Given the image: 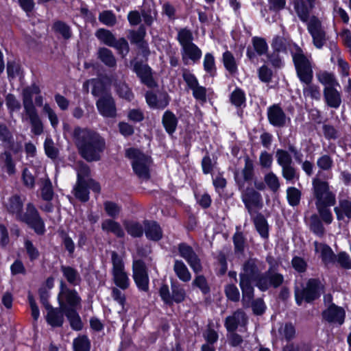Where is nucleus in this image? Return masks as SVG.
I'll use <instances>...</instances> for the list:
<instances>
[{"label": "nucleus", "instance_id": "obj_56", "mask_svg": "<svg viewBox=\"0 0 351 351\" xmlns=\"http://www.w3.org/2000/svg\"><path fill=\"white\" fill-rule=\"evenodd\" d=\"M310 227L311 230L317 236L322 237L324 233V226L316 215L311 216Z\"/></svg>", "mask_w": 351, "mask_h": 351}, {"label": "nucleus", "instance_id": "obj_54", "mask_svg": "<svg viewBox=\"0 0 351 351\" xmlns=\"http://www.w3.org/2000/svg\"><path fill=\"white\" fill-rule=\"evenodd\" d=\"M116 91L118 95L128 101L132 100L133 98V94L132 93L129 87L124 83L119 82L115 84Z\"/></svg>", "mask_w": 351, "mask_h": 351}, {"label": "nucleus", "instance_id": "obj_59", "mask_svg": "<svg viewBox=\"0 0 351 351\" xmlns=\"http://www.w3.org/2000/svg\"><path fill=\"white\" fill-rule=\"evenodd\" d=\"M99 21L106 25L112 26L116 23V17L110 11H104L99 16Z\"/></svg>", "mask_w": 351, "mask_h": 351}, {"label": "nucleus", "instance_id": "obj_13", "mask_svg": "<svg viewBox=\"0 0 351 351\" xmlns=\"http://www.w3.org/2000/svg\"><path fill=\"white\" fill-rule=\"evenodd\" d=\"M180 255L186 260L194 272L198 273L202 270L200 260L189 245L181 243L178 246Z\"/></svg>", "mask_w": 351, "mask_h": 351}, {"label": "nucleus", "instance_id": "obj_43", "mask_svg": "<svg viewBox=\"0 0 351 351\" xmlns=\"http://www.w3.org/2000/svg\"><path fill=\"white\" fill-rule=\"evenodd\" d=\"M254 224L261 236L263 238H267L268 224L266 219L263 216L258 215L254 219Z\"/></svg>", "mask_w": 351, "mask_h": 351}, {"label": "nucleus", "instance_id": "obj_26", "mask_svg": "<svg viewBox=\"0 0 351 351\" xmlns=\"http://www.w3.org/2000/svg\"><path fill=\"white\" fill-rule=\"evenodd\" d=\"M25 113L29 119L32 125V132L35 135L41 134L43 132V125L38 117L36 110H28L26 111Z\"/></svg>", "mask_w": 351, "mask_h": 351}, {"label": "nucleus", "instance_id": "obj_22", "mask_svg": "<svg viewBox=\"0 0 351 351\" xmlns=\"http://www.w3.org/2000/svg\"><path fill=\"white\" fill-rule=\"evenodd\" d=\"M246 320L245 313L241 311H237L226 318L225 325L228 331L233 332L238 326L245 325Z\"/></svg>", "mask_w": 351, "mask_h": 351}, {"label": "nucleus", "instance_id": "obj_61", "mask_svg": "<svg viewBox=\"0 0 351 351\" xmlns=\"http://www.w3.org/2000/svg\"><path fill=\"white\" fill-rule=\"evenodd\" d=\"M231 102L236 106H241L245 101V93L241 89H235L231 94Z\"/></svg>", "mask_w": 351, "mask_h": 351}, {"label": "nucleus", "instance_id": "obj_60", "mask_svg": "<svg viewBox=\"0 0 351 351\" xmlns=\"http://www.w3.org/2000/svg\"><path fill=\"white\" fill-rule=\"evenodd\" d=\"M89 171V168L86 164L81 162L77 163V182H80V183H81V182H86Z\"/></svg>", "mask_w": 351, "mask_h": 351}, {"label": "nucleus", "instance_id": "obj_49", "mask_svg": "<svg viewBox=\"0 0 351 351\" xmlns=\"http://www.w3.org/2000/svg\"><path fill=\"white\" fill-rule=\"evenodd\" d=\"M303 94L306 97H311L313 99H319L320 91L318 86L309 84H305L303 88Z\"/></svg>", "mask_w": 351, "mask_h": 351}, {"label": "nucleus", "instance_id": "obj_45", "mask_svg": "<svg viewBox=\"0 0 351 351\" xmlns=\"http://www.w3.org/2000/svg\"><path fill=\"white\" fill-rule=\"evenodd\" d=\"M75 195L82 202H86L88 199V191L86 188V182H77L74 189Z\"/></svg>", "mask_w": 351, "mask_h": 351}, {"label": "nucleus", "instance_id": "obj_2", "mask_svg": "<svg viewBox=\"0 0 351 351\" xmlns=\"http://www.w3.org/2000/svg\"><path fill=\"white\" fill-rule=\"evenodd\" d=\"M258 263L256 260H249L243 265V271L240 274V287L245 301L250 302L253 298L254 289L252 284L258 277L260 269Z\"/></svg>", "mask_w": 351, "mask_h": 351}, {"label": "nucleus", "instance_id": "obj_19", "mask_svg": "<svg viewBox=\"0 0 351 351\" xmlns=\"http://www.w3.org/2000/svg\"><path fill=\"white\" fill-rule=\"evenodd\" d=\"M134 71L136 75L140 77L141 82L149 87L154 86L151 69L147 64L140 62H135L134 64Z\"/></svg>", "mask_w": 351, "mask_h": 351}, {"label": "nucleus", "instance_id": "obj_42", "mask_svg": "<svg viewBox=\"0 0 351 351\" xmlns=\"http://www.w3.org/2000/svg\"><path fill=\"white\" fill-rule=\"evenodd\" d=\"M287 198L289 205L295 206L300 203L301 192L295 187H289L287 189Z\"/></svg>", "mask_w": 351, "mask_h": 351}, {"label": "nucleus", "instance_id": "obj_17", "mask_svg": "<svg viewBox=\"0 0 351 351\" xmlns=\"http://www.w3.org/2000/svg\"><path fill=\"white\" fill-rule=\"evenodd\" d=\"M315 0H293L295 10L301 21H307Z\"/></svg>", "mask_w": 351, "mask_h": 351}, {"label": "nucleus", "instance_id": "obj_39", "mask_svg": "<svg viewBox=\"0 0 351 351\" xmlns=\"http://www.w3.org/2000/svg\"><path fill=\"white\" fill-rule=\"evenodd\" d=\"M317 77L319 82L324 85L325 88L339 86V83L332 73L322 72L318 74Z\"/></svg>", "mask_w": 351, "mask_h": 351}, {"label": "nucleus", "instance_id": "obj_24", "mask_svg": "<svg viewBox=\"0 0 351 351\" xmlns=\"http://www.w3.org/2000/svg\"><path fill=\"white\" fill-rule=\"evenodd\" d=\"M145 234L147 239L152 241H158L162 237V230L155 221L145 222Z\"/></svg>", "mask_w": 351, "mask_h": 351}, {"label": "nucleus", "instance_id": "obj_16", "mask_svg": "<svg viewBox=\"0 0 351 351\" xmlns=\"http://www.w3.org/2000/svg\"><path fill=\"white\" fill-rule=\"evenodd\" d=\"M242 200L248 209L262 204L261 195L252 188L242 190Z\"/></svg>", "mask_w": 351, "mask_h": 351}, {"label": "nucleus", "instance_id": "obj_46", "mask_svg": "<svg viewBox=\"0 0 351 351\" xmlns=\"http://www.w3.org/2000/svg\"><path fill=\"white\" fill-rule=\"evenodd\" d=\"M223 62L226 69L230 73H234L237 66L233 55L228 51L223 54Z\"/></svg>", "mask_w": 351, "mask_h": 351}, {"label": "nucleus", "instance_id": "obj_12", "mask_svg": "<svg viewBox=\"0 0 351 351\" xmlns=\"http://www.w3.org/2000/svg\"><path fill=\"white\" fill-rule=\"evenodd\" d=\"M322 318L328 323L341 325L344 322L346 313L343 308L330 304L322 311Z\"/></svg>", "mask_w": 351, "mask_h": 351}, {"label": "nucleus", "instance_id": "obj_64", "mask_svg": "<svg viewBox=\"0 0 351 351\" xmlns=\"http://www.w3.org/2000/svg\"><path fill=\"white\" fill-rule=\"evenodd\" d=\"M5 104L10 112L19 111L21 108L20 102L12 94L6 96Z\"/></svg>", "mask_w": 351, "mask_h": 351}, {"label": "nucleus", "instance_id": "obj_32", "mask_svg": "<svg viewBox=\"0 0 351 351\" xmlns=\"http://www.w3.org/2000/svg\"><path fill=\"white\" fill-rule=\"evenodd\" d=\"M23 204V202L20 197L16 195L9 199L6 207L10 213L15 215L19 219L22 214Z\"/></svg>", "mask_w": 351, "mask_h": 351}, {"label": "nucleus", "instance_id": "obj_51", "mask_svg": "<svg viewBox=\"0 0 351 351\" xmlns=\"http://www.w3.org/2000/svg\"><path fill=\"white\" fill-rule=\"evenodd\" d=\"M185 291L180 286L173 284L171 285V303L175 302L179 303L185 298Z\"/></svg>", "mask_w": 351, "mask_h": 351}, {"label": "nucleus", "instance_id": "obj_5", "mask_svg": "<svg viewBox=\"0 0 351 351\" xmlns=\"http://www.w3.org/2000/svg\"><path fill=\"white\" fill-rule=\"evenodd\" d=\"M112 275L114 283L121 289H126L130 286V278L125 269V265L121 256L117 252L111 254Z\"/></svg>", "mask_w": 351, "mask_h": 351}, {"label": "nucleus", "instance_id": "obj_20", "mask_svg": "<svg viewBox=\"0 0 351 351\" xmlns=\"http://www.w3.org/2000/svg\"><path fill=\"white\" fill-rule=\"evenodd\" d=\"M182 58L183 61L187 64L190 60L193 62H197L202 57L201 49L194 43L182 47Z\"/></svg>", "mask_w": 351, "mask_h": 351}, {"label": "nucleus", "instance_id": "obj_55", "mask_svg": "<svg viewBox=\"0 0 351 351\" xmlns=\"http://www.w3.org/2000/svg\"><path fill=\"white\" fill-rule=\"evenodd\" d=\"M252 44L256 52L261 56L265 54L268 49V46L265 39L259 37L252 38Z\"/></svg>", "mask_w": 351, "mask_h": 351}, {"label": "nucleus", "instance_id": "obj_11", "mask_svg": "<svg viewBox=\"0 0 351 351\" xmlns=\"http://www.w3.org/2000/svg\"><path fill=\"white\" fill-rule=\"evenodd\" d=\"M307 29L312 36L314 45L317 49H321L326 42V34L322 29L320 21L312 17L308 23Z\"/></svg>", "mask_w": 351, "mask_h": 351}, {"label": "nucleus", "instance_id": "obj_31", "mask_svg": "<svg viewBox=\"0 0 351 351\" xmlns=\"http://www.w3.org/2000/svg\"><path fill=\"white\" fill-rule=\"evenodd\" d=\"M97 54L98 58L107 66L114 67L116 66V59L110 49L105 47L99 48Z\"/></svg>", "mask_w": 351, "mask_h": 351}, {"label": "nucleus", "instance_id": "obj_4", "mask_svg": "<svg viewBox=\"0 0 351 351\" xmlns=\"http://www.w3.org/2000/svg\"><path fill=\"white\" fill-rule=\"evenodd\" d=\"M313 192L316 199L315 205L333 206L336 202L335 195L330 191L327 182L318 178H315L312 181Z\"/></svg>", "mask_w": 351, "mask_h": 351}, {"label": "nucleus", "instance_id": "obj_63", "mask_svg": "<svg viewBox=\"0 0 351 351\" xmlns=\"http://www.w3.org/2000/svg\"><path fill=\"white\" fill-rule=\"evenodd\" d=\"M112 47L115 48L119 53L122 54L123 56H125L129 51L128 43L125 38L115 39L114 45Z\"/></svg>", "mask_w": 351, "mask_h": 351}, {"label": "nucleus", "instance_id": "obj_14", "mask_svg": "<svg viewBox=\"0 0 351 351\" xmlns=\"http://www.w3.org/2000/svg\"><path fill=\"white\" fill-rule=\"evenodd\" d=\"M97 108L104 117L114 118L117 115V109L114 99L110 95L101 96L96 102Z\"/></svg>", "mask_w": 351, "mask_h": 351}, {"label": "nucleus", "instance_id": "obj_44", "mask_svg": "<svg viewBox=\"0 0 351 351\" xmlns=\"http://www.w3.org/2000/svg\"><path fill=\"white\" fill-rule=\"evenodd\" d=\"M276 161L281 167L292 164V158L288 152L278 149L276 152Z\"/></svg>", "mask_w": 351, "mask_h": 351}, {"label": "nucleus", "instance_id": "obj_21", "mask_svg": "<svg viewBox=\"0 0 351 351\" xmlns=\"http://www.w3.org/2000/svg\"><path fill=\"white\" fill-rule=\"evenodd\" d=\"M325 101L330 108H338L341 104L340 93L335 87H328L324 89Z\"/></svg>", "mask_w": 351, "mask_h": 351}, {"label": "nucleus", "instance_id": "obj_9", "mask_svg": "<svg viewBox=\"0 0 351 351\" xmlns=\"http://www.w3.org/2000/svg\"><path fill=\"white\" fill-rule=\"evenodd\" d=\"M19 219L27 223L37 234H42L45 232V223L32 203L27 205L26 213L21 214Z\"/></svg>", "mask_w": 351, "mask_h": 351}, {"label": "nucleus", "instance_id": "obj_35", "mask_svg": "<svg viewBox=\"0 0 351 351\" xmlns=\"http://www.w3.org/2000/svg\"><path fill=\"white\" fill-rule=\"evenodd\" d=\"M295 333L294 326L291 324H282L276 334L277 338L283 340H290L294 337Z\"/></svg>", "mask_w": 351, "mask_h": 351}, {"label": "nucleus", "instance_id": "obj_6", "mask_svg": "<svg viewBox=\"0 0 351 351\" xmlns=\"http://www.w3.org/2000/svg\"><path fill=\"white\" fill-rule=\"evenodd\" d=\"M297 74L304 84H309L313 79V70L309 60L300 49H297L292 54Z\"/></svg>", "mask_w": 351, "mask_h": 351}, {"label": "nucleus", "instance_id": "obj_28", "mask_svg": "<svg viewBox=\"0 0 351 351\" xmlns=\"http://www.w3.org/2000/svg\"><path fill=\"white\" fill-rule=\"evenodd\" d=\"M173 270L178 278L182 282H186L191 280V274L182 261H175Z\"/></svg>", "mask_w": 351, "mask_h": 351}, {"label": "nucleus", "instance_id": "obj_1", "mask_svg": "<svg viewBox=\"0 0 351 351\" xmlns=\"http://www.w3.org/2000/svg\"><path fill=\"white\" fill-rule=\"evenodd\" d=\"M73 138L82 157L88 162L97 161L101 158L106 143L97 132L86 128H76Z\"/></svg>", "mask_w": 351, "mask_h": 351}, {"label": "nucleus", "instance_id": "obj_37", "mask_svg": "<svg viewBox=\"0 0 351 351\" xmlns=\"http://www.w3.org/2000/svg\"><path fill=\"white\" fill-rule=\"evenodd\" d=\"M124 226L128 233L133 237H141L145 232V228L135 221L125 222Z\"/></svg>", "mask_w": 351, "mask_h": 351}, {"label": "nucleus", "instance_id": "obj_25", "mask_svg": "<svg viewBox=\"0 0 351 351\" xmlns=\"http://www.w3.org/2000/svg\"><path fill=\"white\" fill-rule=\"evenodd\" d=\"M145 98L147 104L152 108H164L169 104L167 96L165 94H161L157 97L149 92L146 94Z\"/></svg>", "mask_w": 351, "mask_h": 351}, {"label": "nucleus", "instance_id": "obj_53", "mask_svg": "<svg viewBox=\"0 0 351 351\" xmlns=\"http://www.w3.org/2000/svg\"><path fill=\"white\" fill-rule=\"evenodd\" d=\"M282 176L287 182L298 180L299 176L292 164L281 167Z\"/></svg>", "mask_w": 351, "mask_h": 351}, {"label": "nucleus", "instance_id": "obj_3", "mask_svg": "<svg viewBox=\"0 0 351 351\" xmlns=\"http://www.w3.org/2000/svg\"><path fill=\"white\" fill-rule=\"evenodd\" d=\"M125 154L131 160L135 174L141 180H148L150 176L151 158L135 148L127 149Z\"/></svg>", "mask_w": 351, "mask_h": 351}, {"label": "nucleus", "instance_id": "obj_30", "mask_svg": "<svg viewBox=\"0 0 351 351\" xmlns=\"http://www.w3.org/2000/svg\"><path fill=\"white\" fill-rule=\"evenodd\" d=\"M162 124L166 131L169 134H171L175 132L176 129L178 119L173 112L170 111H166L162 117Z\"/></svg>", "mask_w": 351, "mask_h": 351}, {"label": "nucleus", "instance_id": "obj_10", "mask_svg": "<svg viewBox=\"0 0 351 351\" xmlns=\"http://www.w3.org/2000/svg\"><path fill=\"white\" fill-rule=\"evenodd\" d=\"M133 278L138 287L142 291L149 289V277L145 263L141 261H134L132 265Z\"/></svg>", "mask_w": 351, "mask_h": 351}, {"label": "nucleus", "instance_id": "obj_48", "mask_svg": "<svg viewBox=\"0 0 351 351\" xmlns=\"http://www.w3.org/2000/svg\"><path fill=\"white\" fill-rule=\"evenodd\" d=\"M204 71L209 73L210 75H213L216 71L215 58L214 56L207 53L205 54L203 61Z\"/></svg>", "mask_w": 351, "mask_h": 351}, {"label": "nucleus", "instance_id": "obj_57", "mask_svg": "<svg viewBox=\"0 0 351 351\" xmlns=\"http://www.w3.org/2000/svg\"><path fill=\"white\" fill-rule=\"evenodd\" d=\"M328 205H317L316 206L318 213L322 219L328 224L331 223L333 217L330 210L328 208Z\"/></svg>", "mask_w": 351, "mask_h": 351}, {"label": "nucleus", "instance_id": "obj_34", "mask_svg": "<svg viewBox=\"0 0 351 351\" xmlns=\"http://www.w3.org/2000/svg\"><path fill=\"white\" fill-rule=\"evenodd\" d=\"M61 271L67 282L73 285H77L80 281V276L77 270L69 266L62 265Z\"/></svg>", "mask_w": 351, "mask_h": 351}, {"label": "nucleus", "instance_id": "obj_62", "mask_svg": "<svg viewBox=\"0 0 351 351\" xmlns=\"http://www.w3.org/2000/svg\"><path fill=\"white\" fill-rule=\"evenodd\" d=\"M53 28L56 32L60 34L64 38H69L71 37V32L70 27L65 23L58 21L54 23Z\"/></svg>", "mask_w": 351, "mask_h": 351}, {"label": "nucleus", "instance_id": "obj_38", "mask_svg": "<svg viewBox=\"0 0 351 351\" xmlns=\"http://www.w3.org/2000/svg\"><path fill=\"white\" fill-rule=\"evenodd\" d=\"M264 182L266 186L274 193L277 192L280 187L278 177L271 171L268 172L264 176Z\"/></svg>", "mask_w": 351, "mask_h": 351}, {"label": "nucleus", "instance_id": "obj_50", "mask_svg": "<svg viewBox=\"0 0 351 351\" xmlns=\"http://www.w3.org/2000/svg\"><path fill=\"white\" fill-rule=\"evenodd\" d=\"M41 195L44 200L51 201L53 197V191L52 184L49 178H45L43 182L41 189Z\"/></svg>", "mask_w": 351, "mask_h": 351}, {"label": "nucleus", "instance_id": "obj_36", "mask_svg": "<svg viewBox=\"0 0 351 351\" xmlns=\"http://www.w3.org/2000/svg\"><path fill=\"white\" fill-rule=\"evenodd\" d=\"M76 310L69 309L63 312L69 319L71 328L75 330H80L82 328V323Z\"/></svg>", "mask_w": 351, "mask_h": 351}, {"label": "nucleus", "instance_id": "obj_33", "mask_svg": "<svg viewBox=\"0 0 351 351\" xmlns=\"http://www.w3.org/2000/svg\"><path fill=\"white\" fill-rule=\"evenodd\" d=\"M314 245L316 253L319 254L324 263H327L332 261L334 254L330 247L318 242H315Z\"/></svg>", "mask_w": 351, "mask_h": 351}, {"label": "nucleus", "instance_id": "obj_7", "mask_svg": "<svg viewBox=\"0 0 351 351\" xmlns=\"http://www.w3.org/2000/svg\"><path fill=\"white\" fill-rule=\"evenodd\" d=\"M60 288L58 300L60 308L62 311L69 309H77L80 306L81 299L75 291L67 288L62 281L60 283Z\"/></svg>", "mask_w": 351, "mask_h": 351}, {"label": "nucleus", "instance_id": "obj_27", "mask_svg": "<svg viewBox=\"0 0 351 351\" xmlns=\"http://www.w3.org/2000/svg\"><path fill=\"white\" fill-rule=\"evenodd\" d=\"M338 220L343 219L344 217L351 218V198L339 202L338 206L334 208Z\"/></svg>", "mask_w": 351, "mask_h": 351}, {"label": "nucleus", "instance_id": "obj_23", "mask_svg": "<svg viewBox=\"0 0 351 351\" xmlns=\"http://www.w3.org/2000/svg\"><path fill=\"white\" fill-rule=\"evenodd\" d=\"M0 166L3 171L9 176L16 173V165L10 152H5L0 156Z\"/></svg>", "mask_w": 351, "mask_h": 351}, {"label": "nucleus", "instance_id": "obj_15", "mask_svg": "<svg viewBox=\"0 0 351 351\" xmlns=\"http://www.w3.org/2000/svg\"><path fill=\"white\" fill-rule=\"evenodd\" d=\"M269 123L277 127H282L287 121V117L282 109L278 105H273L267 110Z\"/></svg>", "mask_w": 351, "mask_h": 351}, {"label": "nucleus", "instance_id": "obj_18", "mask_svg": "<svg viewBox=\"0 0 351 351\" xmlns=\"http://www.w3.org/2000/svg\"><path fill=\"white\" fill-rule=\"evenodd\" d=\"M43 305L48 311L47 315V323L53 327H60L63 324L64 322V313L60 308H53L49 304H45L43 302Z\"/></svg>", "mask_w": 351, "mask_h": 351}, {"label": "nucleus", "instance_id": "obj_47", "mask_svg": "<svg viewBox=\"0 0 351 351\" xmlns=\"http://www.w3.org/2000/svg\"><path fill=\"white\" fill-rule=\"evenodd\" d=\"M74 351H89L90 341L85 336L79 337L73 340Z\"/></svg>", "mask_w": 351, "mask_h": 351}, {"label": "nucleus", "instance_id": "obj_40", "mask_svg": "<svg viewBox=\"0 0 351 351\" xmlns=\"http://www.w3.org/2000/svg\"><path fill=\"white\" fill-rule=\"evenodd\" d=\"M97 38L104 44L112 47L114 45L115 37L108 30L104 29H100L96 32Z\"/></svg>", "mask_w": 351, "mask_h": 351}, {"label": "nucleus", "instance_id": "obj_41", "mask_svg": "<svg viewBox=\"0 0 351 351\" xmlns=\"http://www.w3.org/2000/svg\"><path fill=\"white\" fill-rule=\"evenodd\" d=\"M91 85L93 86L92 94L97 96L106 88L104 82L101 80L93 79L86 81L84 84V88L88 90V86Z\"/></svg>", "mask_w": 351, "mask_h": 351}, {"label": "nucleus", "instance_id": "obj_58", "mask_svg": "<svg viewBox=\"0 0 351 351\" xmlns=\"http://www.w3.org/2000/svg\"><path fill=\"white\" fill-rule=\"evenodd\" d=\"M43 112L48 116L51 126L56 128L58 125L59 121L55 111L51 108L48 104L43 106Z\"/></svg>", "mask_w": 351, "mask_h": 351}, {"label": "nucleus", "instance_id": "obj_52", "mask_svg": "<svg viewBox=\"0 0 351 351\" xmlns=\"http://www.w3.org/2000/svg\"><path fill=\"white\" fill-rule=\"evenodd\" d=\"M178 38L182 47L193 43V34L190 30L186 29H182L179 31Z\"/></svg>", "mask_w": 351, "mask_h": 351}, {"label": "nucleus", "instance_id": "obj_8", "mask_svg": "<svg viewBox=\"0 0 351 351\" xmlns=\"http://www.w3.org/2000/svg\"><path fill=\"white\" fill-rule=\"evenodd\" d=\"M323 285L316 279H311L308 281L306 287L300 291L295 292V300L298 305L302 304L303 300L307 302H311L319 297L323 291Z\"/></svg>", "mask_w": 351, "mask_h": 351}, {"label": "nucleus", "instance_id": "obj_29", "mask_svg": "<svg viewBox=\"0 0 351 351\" xmlns=\"http://www.w3.org/2000/svg\"><path fill=\"white\" fill-rule=\"evenodd\" d=\"M101 228L104 231L112 232L118 237L124 236V232L121 225L112 219L104 220L101 223Z\"/></svg>", "mask_w": 351, "mask_h": 351}]
</instances>
